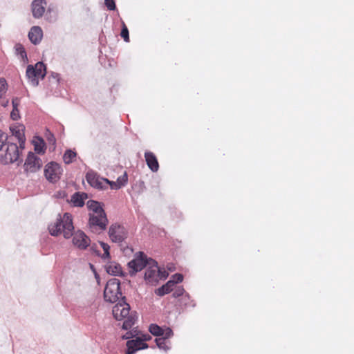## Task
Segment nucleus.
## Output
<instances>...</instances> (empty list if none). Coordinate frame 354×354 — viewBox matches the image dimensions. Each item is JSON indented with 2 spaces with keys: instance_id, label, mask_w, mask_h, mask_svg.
I'll list each match as a JSON object with an SVG mask.
<instances>
[{
  "instance_id": "obj_10",
  "label": "nucleus",
  "mask_w": 354,
  "mask_h": 354,
  "mask_svg": "<svg viewBox=\"0 0 354 354\" xmlns=\"http://www.w3.org/2000/svg\"><path fill=\"white\" fill-rule=\"evenodd\" d=\"M24 166L26 172L35 173L41 167L42 161L34 153L29 152Z\"/></svg>"
},
{
  "instance_id": "obj_24",
  "label": "nucleus",
  "mask_w": 354,
  "mask_h": 354,
  "mask_svg": "<svg viewBox=\"0 0 354 354\" xmlns=\"http://www.w3.org/2000/svg\"><path fill=\"white\" fill-rule=\"evenodd\" d=\"M162 329L156 324H151L149 327V332L154 336H162Z\"/></svg>"
},
{
  "instance_id": "obj_34",
  "label": "nucleus",
  "mask_w": 354,
  "mask_h": 354,
  "mask_svg": "<svg viewBox=\"0 0 354 354\" xmlns=\"http://www.w3.org/2000/svg\"><path fill=\"white\" fill-rule=\"evenodd\" d=\"M184 292H185L184 288L182 286H178L175 289V290L173 293V296H174V297H176V298L178 297L183 295Z\"/></svg>"
},
{
  "instance_id": "obj_38",
  "label": "nucleus",
  "mask_w": 354,
  "mask_h": 354,
  "mask_svg": "<svg viewBox=\"0 0 354 354\" xmlns=\"http://www.w3.org/2000/svg\"><path fill=\"white\" fill-rule=\"evenodd\" d=\"M110 185L111 188L113 189H120V187H118V185L117 183V182H114V181H110L109 180V183H107V185Z\"/></svg>"
},
{
  "instance_id": "obj_33",
  "label": "nucleus",
  "mask_w": 354,
  "mask_h": 354,
  "mask_svg": "<svg viewBox=\"0 0 354 354\" xmlns=\"http://www.w3.org/2000/svg\"><path fill=\"white\" fill-rule=\"evenodd\" d=\"M138 335V333H137V330H131L127 332L126 334L122 336V338L124 339H129L137 336Z\"/></svg>"
},
{
  "instance_id": "obj_32",
  "label": "nucleus",
  "mask_w": 354,
  "mask_h": 354,
  "mask_svg": "<svg viewBox=\"0 0 354 354\" xmlns=\"http://www.w3.org/2000/svg\"><path fill=\"white\" fill-rule=\"evenodd\" d=\"M162 336H164L162 338H165V339L172 337L173 336L172 330L169 327H167L165 329H162Z\"/></svg>"
},
{
  "instance_id": "obj_6",
  "label": "nucleus",
  "mask_w": 354,
  "mask_h": 354,
  "mask_svg": "<svg viewBox=\"0 0 354 354\" xmlns=\"http://www.w3.org/2000/svg\"><path fill=\"white\" fill-rule=\"evenodd\" d=\"M119 279L113 278L108 281L104 291V299L110 303L116 302L122 296Z\"/></svg>"
},
{
  "instance_id": "obj_28",
  "label": "nucleus",
  "mask_w": 354,
  "mask_h": 354,
  "mask_svg": "<svg viewBox=\"0 0 354 354\" xmlns=\"http://www.w3.org/2000/svg\"><path fill=\"white\" fill-rule=\"evenodd\" d=\"M7 91V83L4 79L0 78V100L3 97Z\"/></svg>"
},
{
  "instance_id": "obj_36",
  "label": "nucleus",
  "mask_w": 354,
  "mask_h": 354,
  "mask_svg": "<svg viewBox=\"0 0 354 354\" xmlns=\"http://www.w3.org/2000/svg\"><path fill=\"white\" fill-rule=\"evenodd\" d=\"M105 5L107 8L110 10H113L115 8V4L114 0H104Z\"/></svg>"
},
{
  "instance_id": "obj_39",
  "label": "nucleus",
  "mask_w": 354,
  "mask_h": 354,
  "mask_svg": "<svg viewBox=\"0 0 354 354\" xmlns=\"http://www.w3.org/2000/svg\"><path fill=\"white\" fill-rule=\"evenodd\" d=\"M19 104V100L16 98L12 100V106L13 109L18 108V106Z\"/></svg>"
},
{
  "instance_id": "obj_13",
  "label": "nucleus",
  "mask_w": 354,
  "mask_h": 354,
  "mask_svg": "<svg viewBox=\"0 0 354 354\" xmlns=\"http://www.w3.org/2000/svg\"><path fill=\"white\" fill-rule=\"evenodd\" d=\"M127 347L126 354H133L137 351L148 348V345L145 342H142L140 337H137L134 339L127 341Z\"/></svg>"
},
{
  "instance_id": "obj_16",
  "label": "nucleus",
  "mask_w": 354,
  "mask_h": 354,
  "mask_svg": "<svg viewBox=\"0 0 354 354\" xmlns=\"http://www.w3.org/2000/svg\"><path fill=\"white\" fill-rule=\"evenodd\" d=\"M28 37L33 44H38L43 37V31L39 26H33L28 32Z\"/></svg>"
},
{
  "instance_id": "obj_7",
  "label": "nucleus",
  "mask_w": 354,
  "mask_h": 354,
  "mask_svg": "<svg viewBox=\"0 0 354 354\" xmlns=\"http://www.w3.org/2000/svg\"><path fill=\"white\" fill-rule=\"evenodd\" d=\"M150 259L142 252H138L135 254L133 259L128 263L130 274L134 275L144 268H146L149 265Z\"/></svg>"
},
{
  "instance_id": "obj_4",
  "label": "nucleus",
  "mask_w": 354,
  "mask_h": 354,
  "mask_svg": "<svg viewBox=\"0 0 354 354\" xmlns=\"http://www.w3.org/2000/svg\"><path fill=\"white\" fill-rule=\"evenodd\" d=\"M19 148L17 144L6 141L0 147V162L8 165L17 161L20 156Z\"/></svg>"
},
{
  "instance_id": "obj_42",
  "label": "nucleus",
  "mask_w": 354,
  "mask_h": 354,
  "mask_svg": "<svg viewBox=\"0 0 354 354\" xmlns=\"http://www.w3.org/2000/svg\"><path fill=\"white\" fill-rule=\"evenodd\" d=\"M50 140L55 141L53 136H51V138H49Z\"/></svg>"
},
{
  "instance_id": "obj_5",
  "label": "nucleus",
  "mask_w": 354,
  "mask_h": 354,
  "mask_svg": "<svg viewBox=\"0 0 354 354\" xmlns=\"http://www.w3.org/2000/svg\"><path fill=\"white\" fill-rule=\"evenodd\" d=\"M46 74V66L42 62H37L34 66L28 65L26 69V77L33 86H37L39 80L44 79Z\"/></svg>"
},
{
  "instance_id": "obj_2",
  "label": "nucleus",
  "mask_w": 354,
  "mask_h": 354,
  "mask_svg": "<svg viewBox=\"0 0 354 354\" xmlns=\"http://www.w3.org/2000/svg\"><path fill=\"white\" fill-rule=\"evenodd\" d=\"M113 315L118 320L124 319L122 328L128 330L135 324L136 318L130 314V306L123 299L113 308Z\"/></svg>"
},
{
  "instance_id": "obj_20",
  "label": "nucleus",
  "mask_w": 354,
  "mask_h": 354,
  "mask_svg": "<svg viewBox=\"0 0 354 354\" xmlns=\"http://www.w3.org/2000/svg\"><path fill=\"white\" fill-rule=\"evenodd\" d=\"M15 54L20 61L26 64L28 62L27 54L24 47L21 44H16L15 46Z\"/></svg>"
},
{
  "instance_id": "obj_27",
  "label": "nucleus",
  "mask_w": 354,
  "mask_h": 354,
  "mask_svg": "<svg viewBox=\"0 0 354 354\" xmlns=\"http://www.w3.org/2000/svg\"><path fill=\"white\" fill-rule=\"evenodd\" d=\"M35 151L38 153H44V143L42 140H39L38 142H35Z\"/></svg>"
},
{
  "instance_id": "obj_15",
  "label": "nucleus",
  "mask_w": 354,
  "mask_h": 354,
  "mask_svg": "<svg viewBox=\"0 0 354 354\" xmlns=\"http://www.w3.org/2000/svg\"><path fill=\"white\" fill-rule=\"evenodd\" d=\"M46 0H34L32 3V15L35 18L41 17L46 10Z\"/></svg>"
},
{
  "instance_id": "obj_40",
  "label": "nucleus",
  "mask_w": 354,
  "mask_h": 354,
  "mask_svg": "<svg viewBox=\"0 0 354 354\" xmlns=\"http://www.w3.org/2000/svg\"><path fill=\"white\" fill-rule=\"evenodd\" d=\"M53 77L54 78H56L57 80V81L59 80V75L58 74H55V75H53Z\"/></svg>"
},
{
  "instance_id": "obj_30",
  "label": "nucleus",
  "mask_w": 354,
  "mask_h": 354,
  "mask_svg": "<svg viewBox=\"0 0 354 354\" xmlns=\"http://www.w3.org/2000/svg\"><path fill=\"white\" fill-rule=\"evenodd\" d=\"M183 280V276L181 274L176 273L172 275L171 279L169 281L172 282V285L174 286L175 284L181 282Z\"/></svg>"
},
{
  "instance_id": "obj_18",
  "label": "nucleus",
  "mask_w": 354,
  "mask_h": 354,
  "mask_svg": "<svg viewBox=\"0 0 354 354\" xmlns=\"http://www.w3.org/2000/svg\"><path fill=\"white\" fill-rule=\"evenodd\" d=\"M106 272L111 275L121 276L123 274L121 266L115 261H110L105 266Z\"/></svg>"
},
{
  "instance_id": "obj_25",
  "label": "nucleus",
  "mask_w": 354,
  "mask_h": 354,
  "mask_svg": "<svg viewBox=\"0 0 354 354\" xmlns=\"http://www.w3.org/2000/svg\"><path fill=\"white\" fill-rule=\"evenodd\" d=\"M156 343L157 346L165 351H167L170 349V346L167 344L166 339L165 338L159 337L156 339Z\"/></svg>"
},
{
  "instance_id": "obj_3",
  "label": "nucleus",
  "mask_w": 354,
  "mask_h": 354,
  "mask_svg": "<svg viewBox=\"0 0 354 354\" xmlns=\"http://www.w3.org/2000/svg\"><path fill=\"white\" fill-rule=\"evenodd\" d=\"M168 274L165 270H161L158 263L150 259L148 266L145 269L144 279L147 284L156 286L159 280L165 279Z\"/></svg>"
},
{
  "instance_id": "obj_21",
  "label": "nucleus",
  "mask_w": 354,
  "mask_h": 354,
  "mask_svg": "<svg viewBox=\"0 0 354 354\" xmlns=\"http://www.w3.org/2000/svg\"><path fill=\"white\" fill-rule=\"evenodd\" d=\"M89 209V214H103L105 213L100 203L90 200L86 203Z\"/></svg>"
},
{
  "instance_id": "obj_9",
  "label": "nucleus",
  "mask_w": 354,
  "mask_h": 354,
  "mask_svg": "<svg viewBox=\"0 0 354 354\" xmlns=\"http://www.w3.org/2000/svg\"><path fill=\"white\" fill-rule=\"evenodd\" d=\"M109 235L113 242L121 243L127 239V232L122 225L113 224L109 227Z\"/></svg>"
},
{
  "instance_id": "obj_41",
  "label": "nucleus",
  "mask_w": 354,
  "mask_h": 354,
  "mask_svg": "<svg viewBox=\"0 0 354 354\" xmlns=\"http://www.w3.org/2000/svg\"><path fill=\"white\" fill-rule=\"evenodd\" d=\"M50 140L55 141L53 136H51V138H49Z\"/></svg>"
},
{
  "instance_id": "obj_8",
  "label": "nucleus",
  "mask_w": 354,
  "mask_h": 354,
  "mask_svg": "<svg viewBox=\"0 0 354 354\" xmlns=\"http://www.w3.org/2000/svg\"><path fill=\"white\" fill-rule=\"evenodd\" d=\"M62 169L60 165L56 162H50L47 164L44 169V175L46 179L51 182H57L61 177Z\"/></svg>"
},
{
  "instance_id": "obj_1",
  "label": "nucleus",
  "mask_w": 354,
  "mask_h": 354,
  "mask_svg": "<svg viewBox=\"0 0 354 354\" xmlns=\"http://www.w3.org/2000/svg\"><path fill=\"white\" fill-rule=\"evenodd\" d=\"M48 230L52 236L63 234L66 239L72 238L73 245L79 250L86 249L90 243V238L82 230L74 231L72 216L65 213L57 221L48 225Z\"/></svg>"
},
{
  "instance_id": "obj_35",
  "label": "nucleus",
  "mask_w": 354,
  "mask_h": 354,
  "mask_svg": "<svg viewBox=\"0 0 354 354\" xmlns=\"http://www.w3.org/2000/svg\"><path fill=\"white\" fill-rule=\"evenodd\" d=\"M10 117L13 120H17L19 119V111L18 108L12 109V111L10 113Z\"/></svg>"
},
{
  "instance_id": "obj_22",
  "label": "nucleus",
  "mask_w": 354,
  "mask_h": 354,
  "mask_svg": "<svg viewBox=\"0 0 354 354\" xmlns=\"http://www.w3.org/2000/svg\"><path fill=\"white\" fill-rule=\"evenodd\" d=\"M174 288L171 281H167L165 285L156 290L155 292L158 296H163L170 292Z\"/></svg>"
},
{
  "instance_id": "obj_29",
  "label": "nucleus",
  "mask_w": 354,
  "mask_h": 354,
  "mask_svg": "<svg viewBox=\"0 0 354 354\" xmlns=\"http://www.w3.org/2000/svg\"><path fill=\"white\" fill-rule=\"evenodd\" d=\"M120 36L124 39L126 42L129 41V30L125 26V24H122V28L120 32Z\"/></svg>"
},
{
  "instance_id": "obj_17",
  "label": "nucleus",
  "mask_w": 354,
  "mask_h": 354,
  "mask_svg": "<svg viewBox=\"0 0 354 354\" xmlns=\"http://www.w3.org/2000/svg\"><path fill=\"white\" fill-rule=\"evenodd\" d=\"M145 158L149 168L153 172H156L159 169V164L154 153L150 151H146L145 153Z\"/></svg>"
},
{
  "instance_id": "obj_23",
  "label": "nucleus",
  "mask_w": 354,
  "mask_h": 354,
  "mask_svg": "<svg viewBox=\"0 0 354 354\" xmlns=\"http://www.w3.org/2000/svg\"><path fill=\"white\" fill-rule=\"evenodd\" d=\"M76 157V153L71 149L66 150L63 156V160L66 164L71 163Z\"/></svg>"
},
{
  "instance_id": "obj_11",
  "label": "nucleus",
  "mask_w": 354,
  "mask_h": 354,
  "mask_svg": "<svg viewBox=\"0 0 354 354\" xmlns=\"http://www.w3.org/2000/svg\"><path fill=\"white\" fill-rule=\"evenodd\" d=\"M89 225L91 228L104 230L108 224L106 214H89Z\"/></svg>"
},
{
  "instance_id": "obj_31",
  "label": "nucleus",
  "mask_w": 354,
  "mask_h": 354,
  "mask_svg": "<svg viewBox=\"0 0 354 354\" xmlns=\"http://www.w3.org/2000/svg\"><path fill=\"white\" fill-rule=\"evenodd\" d=\"M100 244L102 248L104 250V254L102 256V258H109V257H110V254H109L110 247H109V245L107 243H104V242H100Z\"/></svg>"
},
{
  "instance_id": "obj_26",
  "label": "nucleus",
  "mask_w": 354,
  "mask_h": 354,
  "mask_svg": "<svg viewBox=\"0 0 354 354\" xmlns=\"http://www.w3.org/2000/svg\"><path fill=\"white\" fill-rule=\"evenodd\" d=\"M127 181H128V176H127V174L126 172H124L122 175L120 176L116 182L118 185V186L117 187H124L125 185H127Z\"/></svg>"
},
{
  "instance_id": "obj_14",
  "label": "nucleus",
  "mask_w": 354,
  "mask_h": 354,
  "mask_svg": "<svg viewBox=\"0 0 354 354\" xmlns=\"http://www.w3.org/2000/svg\"><path fill=\"white\" fill-rule=\"evenodd\" d=\"M25 127L23 125H13L10 127V131L12 135L18 140L19 147L23 149L25 143Z\"/></svg>"
},
{
  "instance_id": "obj_19",
  "label": "nucleus",
  "mask_w": 354,
  "mask_h": 354,
  "mask_svg": "<svg viewBox=\"0 0 354 354\" xmlns=\"http://www.w3.org/2000/svg\"><path fill=\"white\" fill-rule=\"evenodd\" d=\"M86 198L87 194L86 193L77 192L71 196V201L75 207H82Z\"/></svg>"
},
{
  "instance_id": "obj_37",
  "label": "nucleus",
  "mask_w": 354,
  "mask_h": 354,
  "mask_svg": "<svg viewBox=\"0 0 354 354\" xmlns=\"http://www.w3.org/2000/svg\"><path fill=\"white\" fill-rule=\"evenodd\" d=\"M138 337H140V339H142V342L148 341L151 339V336L149 334H142Z\"/></svg>"
},
{
  "instance_id": "obj_12",
  "label": "nucleus",
  "mask_w": 354,
  "mask_h": 354,
  "mask_svg": "<svg viewBox=\"0 0 354 354\" xmlns=\"http://www.w3.org/2000/svg\"><path fill=\"white\" fill-rule=\"evenodd\" d=\"M88 183L94 188L102 189L107 187V183L109 180L106 178L100 177L94 171H88L86 175Z\"/></svg>"
}]
</instances>
